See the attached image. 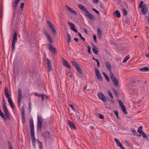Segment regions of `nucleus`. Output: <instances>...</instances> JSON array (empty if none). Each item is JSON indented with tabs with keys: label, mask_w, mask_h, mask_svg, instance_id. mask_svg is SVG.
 <instances>
[{
	"label": "nucleus",
	"mask_w": 149,
	"mask_h": 149,
	"mask_svg": "<svg viewBox=\"0 0 149 149\" xmlns=\"http://www.w3.org/2000/svg\"><path fill=\"white\" fill-rule=\"evenodd\" d=\"M40 149H42V142H40V144L39 145Z\"/></svg>",
	"instance_id": "774afa93"
},
{
	"label": "nucleus",
	"mask_w": 149,
	"mask_h": 149,
	"mask_svg": "<svg viewBox=\"0 0 149 149\" xmlns=\"http://www.w3.org/2000/svg\"><path fill=\"white\" fill-rule=\"evenodd\" d=\"M142 8L141 13H142L144 15H145L147 13L148 8L146 5L144 4L143 5Z\"/></svg>",
	"instance_id": "423d86ee"
},
{
	"label": "nucleus",
	"mask_w": 149,
	"mask_h": 149,
	"mask_svg": "<svg viewBox=\"0 0 149 149\" xmlns=\"http://www.w3.org/2000/svg\"><path fill=\"white\" fill-rule=\"evenodd\" d=\"M18 105H19L20 103H21L20 101L22 98V91L21 89L20 88H18Z\"/></svg>",
	"instance_id": "9d476101"
},
{
	"label": "nucleus",
	"mask_w": 149,
	"mask_h": 149,
	"mask_svg": "<svg viewBox=\"0 0 149 149\" xmlns=\"http://www.w3.org/2000/svg\"><path fill=\"white\" fill-rule=\"evenodd\" d=\"M29 108V109L30 112H31V103L30 102H29L28 104Z\"/></svg>",
	"instance_id": "bf43d9fd"
},
{
	"label": "nucleus",
	"mask_w": 149,
	"mask_h": 149,
	"mask_svg": "<svg viewBox=\"0 0 149 149\" xmlns=\"http://www.w3.org/2000/svg\"><path fill=\"white\" fill-rule=\"evenodd\" d=\"M4 93L5 95L8 99L10 98L9 97V95L8 93V88L6 87L5 88Z\"/></svg>",
	"instance_id": "4be33fe9"
},
{
	"label": "nucleus",
	"mask_w": 149,
	"mask_h": 149,
	"mask_svg": "<svg viewBox=\"0 0 149 149\" xmlns=\"http://www.w3.org/2000/svg\"><path fill=\"white\" fill-rule=\"evenodd\" d=\"M140 71L142 72H145L148 71L149 68L147 67H146L143 68H141L139 69Z\"/></svg>",
	"instance_id": "5701e85b"
},
{
	"label": "nucleus",
	"mask_w": 149,
	"mask_h": 149,
	"mask_svg": "<svg viewBox=\"0 0 149 149\" xmlns=\"http://www.w3.org/2000/svg\"><path fill=\"white\" fill-rule=\"evenodd\" d=\"M97 78L100 81H101L102 80V78L101 75H96Z\"/></svg>",
	"instance_id": "37998d69"
},
{
	"label": "nucleus",
	"mask_w": 149,
	"mask_h": 149,
	"mask_svg": "<svg viewBox=\"0 0 149 149\" xmlns=\"http://www.w3.org/2000/svg\"><path fill=\"white\" fill-rule=\"evenodd\" d=\"M78 7L82 11L86 13V16L91 20H94L95 19L94 15L88 12L87 9L81 4H78Z\"/></svg>",
	"instance_id": "f03ea898"
},
{
	"label": "nucleus",
	"mask_w": 149,
	"mask_h": 149,
	"mask_svg": "<svg viewBox=\"0 0 149 149\" xmlns=\"http://www.w3.org/2000/svg\"><path fill=\"white\" fill-rule=\"evenodd\" d=\"M44 135L46 138H49L50 134L49 132L48 131L45 132L44 134Z\"/></svg>",
	"instance_id": "a878e982"
},
{
	"label": "nucleus",
	"mask_w": 149,
	"mask_h": 149,
	"mask_svg": "<svg viewBox=\"0 0 149 149\" xmlns=\"http://www.w3.org/2000/svg\"><path fill=\"white\" fill-rule=\"evenodd\" d=\"M75 68L79 74H81L82 73V70L80 67L79 65H78V66H77Z\"/></svg>",
	"instance_id": "bb28decb"
},
{
	"label": "nucleus",
	"mask_w": 149,
	"mask_h": 149,
	"mask_svg": "<svg viewBox=\"0 0 149 149\" xmlns=\"http://www.w3.org/2000/svg\"><path fill=\"white\" fill-rule=\"evenodd\" d=\"M93 11H95L97 14H100L98 10L95 9L94 8H93Z\"/></svg>",
	"instance_id": "4d7b16f0"
},
{
	"label": "nucleus",
	"mask_w": 149,
	"mask_h": 149,
	"mask_svg": "<svg viewBox=\"0 0 149 149\" xmlns=\"http://www.w3.org/2000/svg\"><path fill=\"white\" fill-rule=\"evenodd\" d=\"M68 123L71 129H76V128L75 126L74 125L72 121L69 120H68Z\"/></svg>",
	"instance_id": "2eb2a0df"
},
{
	"label": "nucleus",
	"mask_w": 149,
	"mask_h": 149,
	"mask_svg": "<svg viewBox=\"0 0 149 149\" xmlns=\"http://www.w3.org/2000/svg\"><path fill=\"white\" fill-rule=\"evenodd\" d=\"M62 64L63 66H65L66 68H71V66L70 64H69L68 61L65 59L62 58Z\"/></svg>",
	"instance_id": "1a4fd4ad"
},
{
	"label": "nucleus",
	"mask_w": 149,
	"mask_h": 149,
	"mask_svg": "<svg viewBox=\"0 0 149 149\" xmlns=\"http://www.w3.org/2000/svg\"><path fill=\"white\" fill-rule=\"evenodd\" d=\"M0 116L5 120H7L6 118L5 117L4 115L3 112H1L0 109Z\"/></svg>",
	"instance_id": "c756f323"
},
{
	"label": "nucleus",
	"mask_w": 149,
	"mask_h": 149,
	"mask_svg": "<svg viewBox=\"0 0 149 149\" xmlns=\"http://www.w3.org/2000/svg\"><path fill=\"white\" fill-rule=\"evenodd\" d=\"M72 65L75 67L77 66L78 65L77 64L76 62L74 61H71Z\"/></svg>",
	"instance_id": "4c0bfd02"
},
{
	"label": "nucleus",
	"mask_w": 149,
	"mask_h": 149,
	"mask_svg": "<svg viewBox=\"0 0 149 149\" xmlns=\"http://www.w3.org/2000/svg\"><path fill=\"white\" fill-rule=\"evenodd\" d=\"M5 115H6V117L8 118V119L9 120H10L11 118H10V117L9 115V113H8L6 114H5Z\"/></svg>",
	"instance_id": "a18cd8bd"
},
{
	"label": "nucleus",
	"mask_w": 149,
	"mask_h": 149,
	"mask_svg": "<svg viewBox=\"0 0 149 149\" xmlns=\"http://www.w3.org/2000/svg\"><path fill=\"white\" fill-rule=\"evenodd\" d=\"M117 145L119 146L121 149H125V148L123 146L122 144L119 142L117 144Z\"/></svg>",
	"instance_id": "c9c22d12"
},
{
	"label": "nucleus",
	"mask_w": 149,
	"mask_h": 149,
	"mask_svg": "<svg viewBox=\"0 0 149 149\" xmlns=\"http://www.w3.org/2000/svg\"><path fill=\"white\" fill-rule=\"evenodd\" d=\"M118 102L120 107L124 105H123V103L121 101L119 100H118Z\"/></svg>",
	"instance_id": "49530a36"
},
{
	"label": "nucleus",
	"mask_w": 149,
	"mask_h": 149,
	"mask_svg": "<svg viewBox=\"0 0 149 149\" xmlns=\"http://www.w3.org/2000/svg\"><path fill=\"white\" fill-rule=\"evenodd\" d=\"M47 67L49 69V71H51L52 70L51 61L48 58L47 59Z\"/></svg>",
	"instance_id": "f3484780"
},
{
	"label": "nucleus",
	"mask_w": 149,
	"mask_h": 149,
	"mask_svg": "<svg viewBox=\"0 0 149 149\" xmlns=\"http://www.w3.org/2000/svg\"><path fill=\"white\" fill-rule=\"evenodd\" d=\"M131 81L134 84L137 83L140 81V80L137 78H134V79L131 80Z\"/></svg>",
	"instance_id": "393cba45"
},
{
	"label": "nucleus",
	"mask_w": 149,
	"mask_h": 149,
	"mask_svg": "<svg viewBox=\"0 0 149 149\" xmlns=\"http://www.w3.org/2000/svg\"><path fill=\"white\" fill-rule=\"evenodd\" d=\"M98 96L99 97L101 100L103 101L106 102H107V100L104 94L101 92H100L97 94Z\"/></svg>",
	"instance_id": "6e6552de"
},
{
	"label": "nucleus",
	"mask_w": 149,
	"mask_h": 149,
	"mask_svg": "<svg viewBox=\"0 0 149 149\" xmlns=\"http://www.w3.org/2000/svg\"><path fill=\"white\" fill-rule=\"evenodd\" d=\"M65 8H67V9L70 13H72V14H73L74 15H77V12L73 10V9L71 8L68 5L65 6Z\"/></svg>",
	"instance_id": "ddd939ff"
},
{
	"label": "nucleus",
	"mask_w": 149,
	"mask_h": 149,
	"mask_svg": "<svg viewBox=\"0 0 149 149\" xmlns=\"http://www.w3.org/2000/svg\"><path fill=\"white\" fill-rule=\"evenodd\" d=\"M92 48L93 53L96 55H98V51L96 47L94 45V44H93V46Z\"/></svg>",
	"instance_id": "a211bd4d"
},
{
	"label": "nucleus",
	"mask_w": 149,
	"mask_h": 149,
	"mask_svg": "<svg viewBox=\"0 0 149 149\" xmlns=\"http://www.w3.org/2000/svg\"><path fill=\"white\" fill-rule=\"evenodd\" d=\"M98 116L101 119H103L104 118V116L101 114L99 113Z\"/></svg>",
	"instance_id": "603ef678"
},
{
	"label": "nucleus",
	"mask_w": 149,
	"mask_h": 149,
	"mask_svg": "<svg viewBox=\"0 0 149 149\" xmlns=\"http://www.w3.org/2000/svg\"><path fill=\"white\" fill-rule=\"evenodd\" d=\"M97 37L98 38L101 39L102 35V32L100 29L98 28L97 29Z\"/></svg>",
	"instance_id": "6ab92c4d"
},
{
	"label": "nucleus",
	"mask_w": 149,
	"mask_h": 149,
	"mask_svg": "<svg viewBox=\"0 0 149 149\" xmlns=\"http://www.w3.org/2000/svg\"><path fill=\"white\" fill-rule=\"evenodd\" d=\"M2 100V106H6V101H5L4 98H3Z\"/></svg>",
	"instance_id": "79ce46f5"
},
{
	"label": "nucleus",
	"mask_w": 149,
	"mask_h": 149,
	"mask_svg": "<svg viewBox=\"0 0 149 149\" xmlns=\"http://www.w3.org/2000/svg\"><path fill=\"white\" fill-rule=\"evenodd\" d=\"M130 58V55H127L124 59L123 61V62L124 63H125L126 62L127 60L129 58Z\"/></svg>",
	"instance_id": "e433bc0d"
},
{
	"label": "nucleus",
	"mask_w": 149,
	"mask_h": 149,
	"mask_svg": "<svg viewBox=\"0 0 149 149\" xmlns=\"http://www.w3.org/2000/svg\"><path fill=\"white\" fill-rule=\"evenodd\" d=\"M69 77L72 80L74 79V77L73 75H69Z\"/></svg>",
	"instance_id": "0e129e2a"
},
{
	"label": "nucleus",
	"mask_w": 149,
	"mask_h": 149,
	"mask_svg": "<svg viewBox=\"0 0 149 149\" xmlns=\"http://www.w3.org/2000/svg\"><path fill=\"white\" fill-rule=\"evenodd\" d=\"M95 72L96 74H100L99 73V70L97 68L95 69Z\"/></svg>",
	"instance_id": "3c124183"
},
{
	"label": "nucleus",
	"mask_w": 149,
	"mask_h": 149,
	"mask_svg": "<svg viewBox=\"0 0 149 149\" xmlns=\"http://www.w3.org/2000/svg\"><path fill=\"white\" fill-rule=\"evenodd\" d=\"M47 40L50 43H52L53 40L52 38H49Z\"/></svg>",
	"instance_id": "052dcab7"
},
{
	"label": "nucleus",
	"mask_w": 149,
	"mask_h": 149,
	"mask_svg": "<svg viewBox=\"0 0 149 149\" xmlns=\"http://www.w3.org/2000/svg\"><path fill=\"white\" fill-rule=\"evenodd\" d=\"M70 106L72 108V110H73V111H75V109L72 104H70Z\"/></svg>",
	"instance_id": "680f3d73"
},
{
	"label": "nucleus",
	"mask_w": 149,
	"mask_h": 149,
	"mask_svg": "<svg viewBox=\"0 0 149 149\" xmlns=\"http://www.w3.org/2000/svg\"><path fill=\"white\" fill-rule=\"evenodd\" d=\"M21 114L22 122L23 123H24L25 122V110L23 107L22 108Z\"/></svg>",
	"instance_id": "9b49d317"
},
{
	"label": "nucleus",
	"mask_w": 149,
	"mask_h": 149,
	"mask_svg": "<svg viewBox=\"0 0 149 149\" xmlns=\"http://www.w3.org/2000/svg\"><path fill=\"white\" fill-rule=\"evenodd\" d=\"M93 39L95 42L96 43L97 42V40L96 39V36L95 35H93Z\"/></svg>",
	"instance_id": "13d9d810"
},
{
	"label": "nucleus",
	"mask_w": 149,
	"mask_h": 149,
	"mask_svg": "<svg viewBox=\"0 0 149 149\" xmlns=\"http://www.w3.org/2000/svg\"><path fill=\"white\" fill-rule=\"evenodd\" d=\"M68 25L70 26V29L72 30L73 31L77 33H78L77 30L75 28V25L72 23H71L70 22H68Z\"/></svg>",
	"instance_id": "f8f14e48"
},
{
	"label": "nucleus",
	"mask_w": 149,
	"mask_h": 149,
	"mask_svg": "<svg viewBox=\"0 0 149 149\" xmlns=\"http://www.w3.org/2000/svg\"><path fill=\"white\" fill-rule=\"evenodd\" d=\"M8 143L9 149H13L10 142L9 141H8Z\"/></svg>",
	"instance_id": "58836bf2"
},
{
	"label": "nucleus",
	"mask_w": 149,
	"mask_h": 149,
	"mask_svg": "<svg viewBox=\"0 0 149 149\" xmlns=\"http://www.w3.org/2000/svg\"><path fill=\"white\" fill-rule=\"evenodd\" d=\"M108 94L109 95V96L112 99H113V96L111 92V91H109L108 92Z\"/></svg>",
	"instance_id": "ea45409f"
},
{
	"label": "nucleus",
	"mask_w": 149,
	"mask_h": 149,
	"mask_svg": "<svg viewBox=\"0 0 149 149\" xmlns=\"http://www.w3.org/2000/svg\"><path fill=\"white\" fill-rule=\"evenodd\" d=\"M123 111L125 114H127V112L126 111V108L124 105L123 106L121 107Z\"/></svg>",
	"instance_id": "72a5a7b5"
},
{
	"label": "nucleus",
	"mask_w": 149,
	"mask_h": 149,
	"mask_svg": "<svg viewBox=\"0 0 149 149\" xmlns=\"http://www.w3.org/2000/svg\"><path fill=\"white\" fill-rule=\"evenodd\" d=\"M71 38L70 35L69 33H68L67 36V41L68 43H69L71 41Z\"/></svg>",
	"instance_id": "473e14b6"
},
{
	"label": "nucleus",
	"mask_w": 149,
	"mask_h": 149,
	"mask_svg": "<svg viewBox=\"0 0 149 149\" xmlns=\"http://www.w3.org/2000/svg\"><path fill=\"white\" fill-rule=\"evenodd\" d=\"M30 124L31 131V139L33 147L34 148H35L36 146V139L35 137V131L33 120L32 118H30Z\"/></svg>",
	"instance_id": "f257e3e1"
},
{
	"label": "nucleus",
	"mask_w": 149,
	"mask_h": 149,
	"mask_svg": "<svg viewBox=\"0 0 149 149\" xmlns=\"http://www.w3.org/2000/svg\"><path fill=\"white\" fill-rule=\"evenodd\" d=\"M105 65L108 70L110 72V74H113L111 72V67L109 63L108 62H106L105 63Z\"/></svg>",
	"instance_id": "4468645a"
},
{
	"label": "nucleus",
	"mask_w": 149,
	"mask_h": 149,
	"mask_svg": "<svg viewBox=\"0 0 149 149\" xmlns=\"http://www.w3.org/2000/svg\"><path fill=\"white\" fill-rule=\"evenodd\" d=\"M143 1H141L139 4V7L140 8H141V7L143 6Z\"/></svg>",
	"instance_id": "8fccbe9b"
},
{
	"label": "nucleus",
	"mask_w": 149,
	"mask_h": 149,
	"mask_svg": "<svg viewBox=\"0 0 149 149\" xmlns=\"http://www.w3.org/2000/svg\"><path fill=\"white\" fill-rule=\"evenodd\" d=\"M47 23L49 28L53 26L52 24L49 21H47Z\"/></svg>",
	"instance_id": "864d4df0"
},
{
	"label": "nucleus",
	"mask_w": 149,
	"mask_h": 149,
	"mask_svg": "<svg viewBox=\"0 0 149 149\" xmlns=\"http://www.w3.org/2000/svg\"><path fill=\"white\" fill-rule=\"evenodd\" d=\"M114 113L116 115L117 118L118 119H119L118 115V112L116 111H114Z\"/></svg>",
	"instance_id": "09e8293b"
},
{
	"label": "nucleus",
	"mask_w": 149,
	"mask_h": 149,
	"mask_svg": "<svg viewBox=\"0 0 149 149\" xmlns=\"http://www.w3.org/2000/svg\"><path fill=\"white\" fill-rule=\"evenodd\" d=\"M41 97L42 98V101H43L44 99V96H45V94H41Z\"/></svg>",
	"instance_id": "e2e57ef3"
},
{
	"label": "nucleus",
	"mask_w": 149,
	"mask_h": 149,
	"mask_svg": "<svg viewBox=\"0 0 149 149\" xmlns=\"http://www.w3.org/2000/svg\"><path fill=\"white\" fill-rule=\"evenodd\" d=\"M87 48H88V53L90 54H91V47H90L89 46H87Z\"/></svg>",
	"instance_id": "de8ad7c7"
},
{
	"label": "nucleus",
	"mask_w": 149,
	"mask_h": 149,
	"mask_svg": "<svg viewBox=\"0 0 149 149\" xmlns=\"http://www.w3.org/2000/svg\"><path fill=\"white\" fill-rule=\"evenodd\" d=\"M107 80L109 81H110V79L108 75H104Z\"/></svg>",
	"instance_id": "6e6d98bb"
},
{
	"label": "nucleus",
	"mask_w": 149,
	"mask_h": 149,
	"mask_svg": "<svg viewBox=\"0 0 149 149\" xmlns=\"http://www.w3.org/2000/svg\"><path fill=\"white\" fill-rule=\"evenodd\" d=\"M138 132L141 135H142L144 134V132L142 130L140 131L139 130H137Z\"/></svg>",
	"instance_id": "5fc2aeb1"
},
{
	"label": "nucleus",
	"mask_w": 149,
	"mask_h": 149,
	"mask_svg": "<svg viewBox=\"0 0 149 149\" xmlns=\"http://www.w3.org/2000/svg\"><path fill=\"white\" fill-rule=\"evenodd\" d=\"M111 78L113 83L116 87H118V83L117 79L114 77V75H110Z\"/></svg>",
	"instance_id": "39448f33"
},
{
	"label": "nucleus",
	"mask_w": 149,
	"mask_h": 149,
	"mask_svg": "<svg viewBox=\"0 0 149 149\" xmlns=\"http://www.w3.org/2000/svg\"><path fill=\"white\" fill-rule=\"evenodd\" d=\"M35 95L38 97H40V96H41V94H39L36 92L35 93Z\"/></svg>",
	"instance_id": "69168bd1"
},
{
	"label": "nucleus",
	"mask_w": 149,
	"mask_h": 149,
	"mask_svg": "<svg viewBox=\"0 0 149 149\" xmlns=\"http://www.w3.org/2000/svg\"><path fill=\"white\" fill-rule=\"evenodd\" d=\"M132 131L133 134V135L134 136H140L141 135H139L135 130L134 129H133V130H132Z\"/></svg>",
	"instance_id": "2f4dec72"
},
{
	"label": "nucleus",
	"mask_w": 149,
	"mask_h": 149,
	"mask_svg": "<svg viewBox=\"0 0 149 149\" xmlns=\"http://www.w3.org/2000/svg\"><path fill=\"white\" fill-rule=\"evenodd\" d=\"M19 72V67L16 65H14L13 68V73L14 74H18Z\"/></svg>",
	"instance_id": "dca6fc26"
},
{
	"label": "nucleus",
	"mask_w": 149,
	"mask_h": 149,
	"mask_svg": "<svg viewBox=\"0 0 149 149\" xmlns=\"http://www.w3.org/2000/svg\"><path fill=\"white\" fill-rule=\"evenodd\" d=\"M114 14L116 15L117 17L120 18L121 17L120 13L118 10H116L114 13Z\"/></svg>",
	"instance_id": "b1692460"
},
{
	"label": "nucleus",
	"mask_w": 149,
	"mask_h": 149,
	"mask_svg": "<svg viewBox=\"0 0 149 149\" xmlns=\"http://www.w3.org/2000/svg\"><path fill=\"white\" fill-rule=\"evenodd\" d=\"M48 46L49 47V49L54 54H57V50L55 47L50 44H49L48 45Z\"/></svg>",
	"instance_id": "0eeeda50"
},
{
	"label": "nucleus",
	"mask_w": 149,
	"mask_h": 149,
	"mask_svg": "<svg viewBox=\"0 0 149 149\" xmlns=\"http://www.w3.org/2000/svg\"><path fill=\"white\" fill-rule=\"evenodd\" d=\"M3 110V111L5 114L8 113V110L7 107L6 106H2Z\"/></svg>",
	"instance_id": "cd10ccee"
},
{
	"label": "nucleus",
	"mask_w": 149,
	"mask_h": 149,
	"mask_svg": "<svg viewBox=\"0 0 149 149\" xmlns=\"http://www.w3.org/2000/svg\"><path fill=\"white\" fill-rule=\"evenodd\" d=\"M78 35L81 38L83 41H84L85 40V38L82 36L81 34L79 33H78Z\"/></svg>",
	"instance_id": "c03bdc74"
},
{
	"label": "nucleus",
	"mask_w": 149,
	"mask_h": 149,
	"mask_svg": "<svg viewBox=\"0 0 149 149\" xmlns=\"http://www.w3.org/2000/svg\"><path fill=\"white\" fill-rule=\"evenodd\" d=\"M42 118L40 115H38V124L37 129L40 131H41L42 130Z\"/></svg>",
	"instance_id": "7ed1b4c3"
},
{
	"label": "nucleus",
	"mask_w": 149,
	"mask_h": 149,
	"mask_svg": "<svg viewBox=\"0 0 149 149\" xmlns=\"http://www.w3.org/2000/svg\"><path fill=\"white\" fill-rule=\"evenodd\" d=\"M19 1L20 0H15V1L14 2L13 6L15 8H16L17 7L18 3Z\"/></svg>",
	"instance_id": "c85d7f7f"
},
{
	"label": "nucleus",
	"mask_w": 149,
	"mask_h": 149,
	"mask_svg": "<svg viewBox=\"0 0 149 149\" xmlns=\"http://www.w3.org/2000/svg\"><path fill=\"white\" fill-rule=\"evenodd\" d=\"M122 10L123 12V15L124 16H125L127 15V12L126 9H125V8H123L122 9Z\"/></svg>",
	"instance_id": "f704fd0d"
},
{
	"label": "nucleus",
	"mask_w": 149,
	"mask_h": 149,
	"mask_svg": "<svg viewBox=\"0 0 149 149\" xmlns=\"http://www.w3.org/2000/svg\"><path fill=\"white\" fill-rule=\"evenodd\" d=\"M142 135L143 136V137L144 138H147V135L144 133V134H143Z\"/></svg>",
	"instance_id": "338daca9"
},
{
	"label": "nucleus",
	"mask_w": 149,
	"mask_h": 149,
	"mask_svg": "<svg viewBox=\"0 0 149 149\" xmlns=\"http://www.w3.org/2000/svg\"><path fill=\"white\" fill-rule=\"evenodd\" d=\"M50 28L52 31L54 35H56V31L54 26H52L50 27Z\"/></svg>",
	"instance_id": "7c9ffc66"
},
{
	"label": "nucleus",
	"mask_w": 149,
	"mask_h": 149,
	"mask_svg": "<svg viewBox=\"0 0 149 149\" xmlns=\"http://www.w3.org/2000/svg\"><path fill=\"white\" fill-rule=\"evenodd\" d=\"M43 33L46 36L47 39H49V38H51L50 36L49 35V33H47V31L45 29H44L43 30Z\"/></svg>",
	"instance_id": "412c9836"
},
{
	"label": "nucleus",
	"mask_w": 149,
	"mask_h": 149,
	"mask_svg": "<svg viewBox=\"0 0 149 149\" xmlns=\"http://www.w3.org/2000/svg\"><path fill=\"white\" fill-rule=\"evenodd\" d=\"M8 102L10 104L11 107L13 109L14 108V104L11 99L10 98H8Z\"/></svg>",
	"instance_id": "aec40b11"
},
{
	"label": "nucleus",
	"mask_w": 149,
	"mask_h": 149,
	"mask_svg": "<svg viewBox=\"0 0 149 149\" xmlns=\"http://www.w3.org/2000/svg\"><path fill=\"white\" fill-rule=\"evenodd\" d=\"M17 32L16 31H15V32L14 34L12 43V49L13 51L15 50V42H17Z\"/></svg>",
	"instance_id": "20e7f679"
},
{
	"label": "nucleus",
	"mask_w": 149,
	"mask_h": 149,
	"mask_svg": "<svg viewBox=\"0 0 149 149\" xmlns=\"http://www.w3.org/2000/svg\"><path fill=\"white\" fill-rule=\"evenodd\" d=\"M93 59L95 61H96L97 62V65L98 67L99 66V61H98V60L95 58L94 57H93Z\"/></svg>",
	"instance_id": "a19ab883"
}]
</instances>
